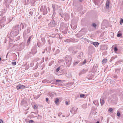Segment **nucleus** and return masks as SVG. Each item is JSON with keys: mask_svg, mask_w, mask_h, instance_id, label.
Here are the masks:
<instances>
[{"mask_svg": "<svg viewBox=\"0 0 123 123\" xmlns=\"http://www.w3.org/2000/svg\"><path fill=\"white\" fill-rule=\"evenodd\" d=\"M27 99L26 98L23 99L21 101V105L25 107H26L28 105V103L27 102Z\"/></svg>", "mask_w": 123, "mask_h": 123, "instance_id": "1", "label": "nucleus"}, {"mask_svg": "<svg viewBox=\"0 0 123 123\" xmlns=\"http://www.w3.org/2000/svg\"><path fill=\"white\" fill-rule=\"evenodd\" d=\"M18 31H11L10 34L12 37H13L18 35Z\"/></svg>", "mask_w": 123, "mask_h": 123, "instance_id": "2", "label": "nucleus"}, {"mask_svg": "<svg viewBox=\"0 0 123 123\" xmlns=\"http://www.w3.org/2000/svg\"><path fill=\"white\" fill-rule=\"evenodd\" d=\"M26 87L25 86L19 84L17 86L16 88L18 90H19L20 89H24Z\"/></svg>", "mask_w": 123, "mask_h": 123, "instance_id": "3", "label": "nucleus"}, {"mask_svg": "<svg viewBox=\"0 0 123 123\" xmlns=\"http://www.w3.org/2000/svg\"><path fill=\"white\" fill-rule=\"evenodd\" d=\"M107 46L106 45H102L100 46V50H104L105 49H107Z\"/></svg>", "mask_w": 123, "mask_h": 123, "instance_id": "4", "label": "nucleus"}, {"mask_svg": "<svg viewBox=\"0 0 123 123\" xmlns=\"http://www.w3.org/2000/svg\"><path fill=\"white\" fill-rule=\"evenodd\" d=\"M31 51L33 52V55H34V54H35L37 52L36 46H34L32 48Z\"/></svg>", "mask_w": 123, "mask_h": 123, "instance_id": "5", "label": "nucleus"}, {"mask_svg": "<svg viewBox=\"0 0 123 123\" xmlns=\"http://www.w3.org/2000/svg\"><path fill=\"white\" fill-rule=\"evenodd\" d=\"M77 111V110H75L74 107H73L70 110V112L72 114L74 115L76 113Z\"/></svg>", "mask_w": 123, "mask_h": 123, "instance_id": "6", "label": "nucleus"}, {"mask_svg": "<svg viewBox=\"0 0 123 123\" xmlns=\"http://www.w3.org/2000/svg\"><path fill=\"white\" fill-rule=\"evenodd\" d=\"M83 31H79V32L76 35L77 36L78 38L81 37L83 35L82 32Z\"/></svg>", "mask_w": 123, "mask_h": 123, "instance_id": "7", "label": "nucleus"}, {"mask_svg": "<svg viewBox=\"0 0 123 123\" xmlns=\"http://www.w3.org/2000/svg\"><path fill=\"white\" fill-rule=\"evenodd\" d=\"M91 43L92 44L96 47H98L99 45V43L98 42H93L92 41Z\"/></svg>", "mask_w": 123, "mask_h": 123, "instance_id": "8", "label": "nucleus"}, {"mask_svg": "<svg viewBox=\"0 0 123 123\" xmlns=\"http://www.w3.org/2000/svg\"><path fill=\"white\" fill-rule=\"evenodd\" d=\"M71 58H72L71 57H70L68 55H66L65 57V60L66 61H69V60H71Z\"/></svg>", "mask_w": 123, "mask_h": 123, "instance_id": "9", "label": "nucleus"}, {"mask_svg": "<svg viewBox=\"0 0 123 123\" xmlns=\"http://www.w3.org/2000/svg\"><path fill=\"white\" fill-rule=\"evenodd\" d=\"M72 61V59L71 58V60H69V61H67L66 62V64L67 66L68 67H69L70 66V65L71 64V61Z\"/></svg>", "mask_w": 123, "mask_h": 123, "instance_id": "10", "label": "nucleus"}, {"mask_svg": "<svg viewBox=\"0 0 123 123\" xmlns=\"http://www.w3.org/2000/svg\"><path fill=\"white\" fill-rule=\"evenodd\" d=\"M110 4V0H107L105 7L107 9H108L109 7V5Z\"/></svg>", "mask_w": 123, "mask_h": 123, "instance_id": "11", "label": "nucleus"}, {"mask_svg": "<svg viewBox=\"0 0 123 123\" xmlns=\"http://www.w3.org/2000/svg\"><path fill=\"white\" fill-rule=\"evenodd\" d=\"M100 101L101 105V106H102L105 103V101L104 99H103V98H102L101 97L100 100Z\"/></svg>", "mask_w": 123, "mask_h": 123, "instance_id": "12", "label": "nucleus"}, {"mask_svg": "<svg viewBox=\"0 0 123 123\" xmlns=\"http://www.w3.org/2000/svg\"><path fill=\"white\" fill-rule=\"evenodd\" d=\"M87 70H86L83 69L82 70L81 72H80L79 73V75H81L85 73L87 71Z\"/></svg>", "mask_w": 123, "mask_h": 123, "instance_id": "13", "label": "nucleus"}, {"mask_svg": "<svg viewBox=\"0 0 123 123\" xmlns=\"http://www.w3.org/2000/svg\"><path fill=\"white\" fill-rule=\"evenodd\" d=\"M122 31H118L117 34V36L118 37H120L122 36Z\"/></svg>", "mask_w": 123, "mask_h": 123, "instance_id": "14", "label": "nucleus"}, {"mask_svg": "<svg viewBox=\"0 0 123 123\" xmlns=\"http://www.w3.org/2000/svg\"><path fill=\"white\" fill-rule=\"evenodd\" d=\"M71 38L70 39H67L65 40L64 41L65 42L69 43L70 42H71Z\"/></svg>", "mask_w": 123, "mask_h": 123, "instance_id": "15", "label": "nucleus"}, {"mask_svg": "<svg viewBox=\"0 0 123 123\" xmlns=\"http://www.w3.org/2000/svg\"><path fill=\"white\" fill-rule=\"evenodd\" d=\"M86 59H85L82 62H80L79 64L80 65H84L86 63Z\"/></svg>", "mask_w": 123, "mask_h": 123, "instance_id": "16", "label": "nucleus"}, {"mask_svg": "<svg viewBox=\"0 0 123 123\" xmlns=\"http://www.w3.org/2000/svg\"><path fill=\"white\" fill-rule=\"evenodd\" d=\"M32 37L31 36H30L28 38L27 41V45H28L29 44L30 42V41Z\"/></svg>", "mask_w": 123, "mask_h": 123, "instance_id": "17", "label": "nucleus"}, {"mask_svg": "<svg viewBox=\"0 0 123 123\" xmlns=\"http://www.w3.org/2000/svg\"><path fill=\"white\" fill-rule=\"evenodd\" d=\"M41 40L42 42L43 43H42L43 45L45 44V39L44 38H41Z\"/></svg>", "mask_w": 123, "mask_h": 123, "instance_id": "18", "label": "nucleus"}, {"mask_svg": "<svg viewBox=\"0 0 123 123\" xmlns=\"http://www.w3.org/2000/svg\"><path fill=\"white\" fill-rule=\"evenodd\" d=\"M52 35H54L56 36L57 37H59V38L60 39H62V37H60V35H59L58 34H52Z\"/></svg>", "mask_w": 123, "mask_h": 123, "instance_id": "19", "label": "nucleus"}, {"mask_svg": "<svg viewBox=\"0 0 123 123\" xmlns=\"http://www.w3.org/2000/svg\"><path fill=\"white\" fill-rule=\"evenodd\" d=\"M110 35L111 37L113 38L114 37V33L112 32H111L110 33Z\"/></svg>", "mask_w": 123, "mask_h": 123, "instance_id": "20", "label": "nucleus"}, {"mask_svg": "<svg viewBox=\"0 0 123 123\" xmlns=\"http://www.w3.org/2000/svg\"><path fill=\"white\" fill-rule=\"evenodd\" d=\"M59 99L58 98H56L55 99V104L56 105H57V104H58V103L59 102Z\"/></svg>", "mask_w": 123, "mask_h": 123, "instance_id": "21", "label": "nucleus"}, {"mask_svg": "<svg viewBox=\"0 0 123 123\" xmlns=\"http://www.w3.org/2000/svg\"><path fill=\"white\" fill-rule=\"evenodd\" d=\"M37 44L38 46L39 47H41L43 45V44H41L40 42H38L37 43Z\"/></svg>", "mask_w": 123, "mask_h": 123, "instance_id": "22", "label": "nucleus"}, {"mask_svg": "<svg viewBox=\"0 0 123 123\" xmlns=\"http://www.w3.org/2000/svg\"><path fill=\"white\" fill-rule=\"evenodd\" d=\"M71 42H77V39H75L74 38L72 39V40H71Z\"/></svg>", "mask_w": 123, "mask_h": 123, "instance_id": "23", "label": "nucleus"}, {"mask_svg": "<svg viewBox=\"0 0 123 123\" xmlns=\"http://www.w3.org/2000/svg\"><path fill=\"white\" fill-rule=\"evenodd\" d=\"M107 60V59L106 58L102 60V63L105 64Z\"/></svg>", "mask_w": 123, "mask_h": 123, "instance_id": "24", "label": "nucleus"}, {"mask_svg": "<svg viewBox=\"0 0 123 123\" xmlns=\"http://www.w3.org/2000/svg\"><path fill=\"white\" fill-rule=\"evenodd\" d=\"M117 116L119 117H120L121 116V114L120 112L118 111H117Z\"/></svg>", "mask_w": 123, "mask_h": 123, "instance_id": "25", "label": "nucleus"}, {"mask_svg": "<svg viewBox=\"0 0 123 123\" xmlns=\"http://www.w3.org/2000/svg\"><path fill=\"white\" fill-rule=\"evenodd\" d=\"M108 111L111 113H112L113 111V109L112 108H110L108 109Z\"/></svg>", "mask_w": 123, "mask_h": 123, "instance_id": "26", "label": "nucleus"}, {"mask_svg": "<svg viewBox=\"0 0 123 123\" xmlns=\"http://www.w3.org/2000/svg\"><path fill=\"white\" fill-rule=\"evenodd\" d=\"M113 77L115 79L117 78L118 77L117 75H113Z\"/></svg>", "mask_w": 123, "mask_h": 123, "instance_id": "27", "label": "nucleus"}, {"mask_svg": "<svg viewBox=\"0 0 123 123\" xmlns=\"http://www.w3.org/2000/svg\"><path fill=\"white\" fill-rule=\"evenodd\" d=\"M79 63V62L74 61V65H76Z\"/></svg>", "mask_w": 123, "mask_h": 123, "instance_id": "28", "label": "nucleus"}, {"mask_svg": "<svg viewBox=\"0 0 123 123\" xmlns=\"http://www.w3.org/2000/svg\"><path fill=\"white\" fill-rule=\"evenodd\" d=\"M118 50V49L116 46L115 47L114 49V51L116 52Z\"/></svg>", "mask_w": 123, "mask_h": 123, "instance_id": "29", "label": "nucleus"}, {"mask_svg": "<svg viewBox=\"0 0 123 123\" xmlns=\"http://www.w3.org/2000/svg\"><path fill=\"white\" fill-rule=\"evenodd\" d=\"M12 65L14 66L16 65V62H12Z\"/></svg>", "mask_w": 123, "mask_h": 123, "instance_id": "30", "label": "nucleus"}, {"mask_svg": "<svg viewBox=\"0 0 123 123\" xmlns=\"http://www.w3.org/2000/svg\"><path fill=\"white\" fill-rule=\"evenodd\" d=\"M54 62V61H52L51 62H50L49 64V66H51L53 63Z\"/></svg>", "mask_w": 123, "mask_h": 123, "instance_id": "31", "label": "nucleus"}, {"mask_svg": "<svg viewBox=\"0 0 123 123\" xmlns=\"http://www.w3.org/2000/svg\"><path fill=\"white\" fill-rule=\"evenodd\" d=\"M123 22V19L122 18H121L120 21V24L122 25Z\"/></svg>", "mask_w": 123, "mask_h": 123, "instance_id": "32", "label": "nucleus"}, {"mask_svg": "<svg viewBox=\"0 0 123 123\" xmlns=\"http://www.w3.org/2000/svg\"><path fill=\"white\" fill-rule=\"evenodd\" d=\"M115 58V57H112L110 60V62H111Z\"/></svg>", "mask_w": 123, "mask_h": 123, "instance_id": "33", "label": "nucleus"}, {"mask_svg": "<svg viewBox=\"0 0 123 123\" xmlns=\"http://www.w3.org/2000/svg\"><path fill=\"white\" fill-rule=\"evenodd\" d=\"M120 69H115V71L116 72H117V73L120 72Z\"/></svg>", "mask_w": 123, "mask_h": 123, "instance_id": "34", "label": "nucleus"}, {"mask_svg": "<svg viewBox=\"0 0 123 123\" xmlns=\"http://www.w3.org/2000/svg\"><path fill=\"white\" fill-rule=\"evenodd\" d=\"M61 81V80H60L57 79L56 80V82L57 83H59Z\"/></svg>", "mask_w": 123, "mask_h": 123, "instance_id": "35", "label": "nucleus"}, {"mask_svg": "<svg viewBox=\"0 0 123 123\" xmlns=\"http://www.w3.org/2000/svg\"><path fill=\"white\" fill-rule=\"evenodd\" d=\"M29 123H33L34 121L33 120H29Z\"/></svg>", "mask_w": 123, "mask_h": 123, "instance_id": "36", "label": "nucleus"}, {"mask_svg": "<svg viewBox=\"0 0 123 123\" xmlns=\"http://www.w3.org/2000/svg\"><path fill=\"white\" fill-rule=\"evenodd\" d=\"M60 67H58L56 69V71L57 72H58L60 70Z\"/></svg>", "mask_w": 123, "mask_h": 123, "instance_id": "37", "label": "nucleus"}, {"mask_svg": "<svg viewBox=\"0 0 123 123\" xmlns=\"http://www.w3.org/2000/svg\"><path fill=\"white\" fill-rule=\"evenodd\" d=\"M85 94H80V97L81 98H83L85 96Z\"/></svg>", "mask_w": 123, "mask_h": 123, "instance_id": "38", "label": "nucleus"}, {"mask_svg": "<svg viewBox=\"0 0 123 123\" xmlns=\"http://www.w3.org/2000/svg\"><path fill=\"white\" fill-rule=\"evenodd\" d=\"M92 25L93 26L95 27V28L96 27L97 25L95 23H93V24H92Z\"/></svg>", "mask_w": 123, "mask_h": 123, "instance_id": "39", "label": "nucleus"}, {"mask_svg": "<svg viewBox=\"0 0 123 123\" xmlns=\"http://www.w3.org/2000/svg\"><path fill=\"white\" fill-rule=\"evenodd\" d=\"M42 118V116L39 115H38V117H37V118L38 119H40Z\"/></svg>", "mask_w": 123, "mask_h": 123, "instance_id": "40", "label": "nucleus"}, {"mask_svg": "<svg viewBox=\"0 0 123 123\" xmlns=\"http://www.w3.org/2000/svg\"><path fill=\"white\" fill-rule=\"evenodd\" d=\"M94 104L95 105H96V104L98 103V102L96 101H93Z\"/></svg>", "mask_w": 123, "mask_h": 123, "instance_id": "41", "label": "nucleus"}, {"mask_svg": "<svg viewBox=\"0 0 123 123\" xmlns=\"http://www.w3.org/2000/svg\"><path fill=\"white\" fill-rule=\"evenodd\" d=\"M34 63H30V66H31V67H32L33 65H34Z\"/></svg>", "mask_w": 123, "mask_h": 123, "instance_id": "42", "label": "nucleus"}, {"mask_svg": "<svg viewBox=\"0 0 123 123\" xmlns=\"http://www.w3.org/2000/svg\"><path fill=\"white\" fill-rule=\"evenodd\" d=\"M38 68V65L37 64H36V65L35 66V68H34V69H36L37 68Z\"/></svg>", "mask_w": 123, "mask_h": 123, "instance_id": "43", "label": "nucleus"}, {"mask_svg": "<svg viewBox=\"0 0 123 123\" xmlns=\"http://www.w3.org/2000/svg\"><path fill=\"white\" fill-rule=\"evenodd\" d=\"M48 100H49V99L48 98H46V101L49 104V103L48 102Z\"/></svg>", "mask_w": 123, "mask_h": 123, "instance_id": "44", "label": "nucleus"}, {"mask_svg": "<svg viewBox=\"0 0 123 123\" xmlns=\"http://www.w3.org/2000/svg\"><path fill=\"white\" fill-rule=\"evenodd\" d=\"M95 69L94 68V66L93 67V68L92 69V70L93 71H95Z\"/></svg>", "mask_w": 123, "mask_h": 123, "instance_id": "45", "label": "nucleus"}, {"mask_svg": "<svg viewBox=\"0 0 123 123\" xmlns=\"http://www.w3.org/2000/svg\"><path fill=\"white\" fill-rule=\"evenodd\" d=\"M33 108L34 109H36L37 108L36 106V105H34V106L33 107Z\"/></svg>", "mask_w": 123, "mask_h": 123, "instance_id": "46", "label": "nucleus"}, {"mask_svg": "<svg viewBox=\"0 0 123 123\" xmlns=\"http://www.w3.org/2000/svg\"><path fill=\"white\" fill-rule=\"evenodd\" d=\"M0 123H3V122L2 119H0Z\"/></svg>", "mask_w": 123, "mask_h": 123, "instance_id": "47", "label": "nucleus"}, {"mask_svg": "<svg viewBox=\"0 0 123 123\" xmlns=\"http://www.w3.org/2000/svg\"><path fill=\"white\" fill-rule=\"evenodd\" d=\"M59 61H60L61 62H63L64 61L62 59L59 60Z\"/></svg>", "mask_w": 123, "mask_h": 123, "instance_id": "48", "label": "nucleus"}, {"mask_svg": "<svg viewBox=\"0 0 123 123\" xmlns=\"http://www.w3.org/2000/svg\"><path fill=\"white\" fill-rule=\"evenodd\" d=\"M78 57H80V60H78V61H78V62H80V61H81V57L80 56H79Z\"/></svg>", "mask_w": 123, "mask_h": 123, "instance_id": "49", "label": "nucleus"}, {"mask_svg": "<svg viewBox=\"0 0 123 123\" xmlns=\"http://www.w3.org/2000/svg\"><path fill=\"white\" fill-rule=\"evenodd\" d=\"M84 40H85L86 41H87L88 40V39H87V38H84Z\"/></svg>", "mask_w": 123, "mask_h": 123, "instance_id": "50", "label": "nucleus"}, {"mask_svg": "<svg viewBox=\"0 0 123 123\" xmlns=\"http://www.w3.org/2000/svg\"><path fill=\"white\" fill-rule=\"evenodd\" d=\"M45 60L46 61H47L48 60V58H45Z\"/></svg>", "mask_w": 123, "mask_h": 123, "instance_id": "51", "label": "nucleus"}, {"mask_svg": "<svg viewBox=\"0 0 123 123\" xmlns=\"http://www.w3.org/2000/svg\"><path fill=\"white\" fill-rule=\"evenodd\" d=\"M59 50L57 49V51H56V52H57V53H58L59 52Z\"/></svg>", "mask_w": 123, "mask_h": 123, "instance_id": "52", "label": "nucleus"}, {"mask_svg": "<svg viewBox=\"0 0 123 123\" xmlns=\"http://www.w3.org/2000/svg\"><path fill=\"white\" fill-rule=\"evenodd\" d=\"M29 53L30 54H32V55H33V52H32V51L31 52H29Z\"/></svg>", "mask_w": 123, "mask_h": 123, "instance_id": "53", "label": "nucleus"}, {"mask_svg": "<svg viewBox=\"0 0 123 123\" xmlns=\"http://www.w3.org/2000/svg\"><path fill=\"white\" fill-rule=\"evenodd\" d=\"M65 103H66V105H67L68 104V102L67 101H66L65 102Z\"/></svg>", "mask_w": 123, "mask_h": 123, "instance_id": "54", "label": "nucleus"}, {"mask_svg": "<svg viewBox=\"0 0 123 123\" xmlns=\"http://www.w3.org/2000/svg\"><path fill=\"white\" fill-rule=\"evenodd\" d=\"M93 113H94V115H95V114H96V113H97V112H96V111H94V112H93Z\"/></svg>", "mask_w": 123, "mask_h": 123, "instance_id": "55", "label": "nucleus"}, {"mask_svg": "<svg viewBox=\"0 0 123 123\" xmlns=\"http://www.w3.org/2000/svg\"><path fill=\"white\" fill-rule=\"evenodd\" d=\"M62 32L63 33H67L66 31H62Z\"/></svg>", "mask_w": 123, "mask_h": 123, "instance_id": "56", "label": "nucleus"}, {"mask_svg": "<svg viewBox=\"0 0 123 123\" xmlns=\"http://www.w3.org/2000/svg\"><path fill=\"white\" fill-rule=\"evenodd\" d=\"M55 49V48H53L52 49V50L53 52L54 51Z\"/></svg>", "mask_w": 123, "mask_h": 123, "instance_id": "57", "label": "nucleus"}, {"mask_svg": "<svg viewBox=\"0 0 123 123\" xmlns=\"http://www.w3.org/2000/svg\"><path fill=\"white\" fill-rule=\"evenodd\" d=\"M103 117L102 116H101V120L102 121V119H103Z\"/></svg>", "mask_w": 123, "mask_h": 123, "instance_id": "58", "label": "nucleus"}, {"mask_svg": "<svg viewBox=\"0 0 123 123\" xmlns=\"http://www.w3.org/2000/svg\"><path fill=\"white\" fill-rule=\"evenodd\" d=\"M95 123H99V121H98Z\"/></svg>", "mask_w": 123, "mask_h": 123, "instance_id": "59", "label": "nucleus"}, {"mask_svg": "<svg viewBox=\"0 0 123 123\" xmlns=\"http://www.w3.org/2000/svg\"><path fill=\"white\" fill-rule=\"evenodd\" d=\"M45 52V49H44V51L42 53L43 54Z\"/></svg>", "mask_w": 123, "mask_h": 123, "instance_id": "60", "label": "nucleus"}, {"mask_svg": "<svg viewBox=\"0 0 123 123\" xmlns=\"http://www.w3.org/2000/svg\"><path fill=\"white\" fill-rule=\"evenodd\" d=\"M33 113H35L34 112H32L31 113V114H32H32Z\"/></svg>", "mask_w": 123, "mask_h": 123, "instance_id": "61", "label": "nucleus"}, {"mask_svg": "<svg viewBox=\"0 0 123 123\" xmlns=\"http://www.w3.org/2000/svg\"><path fill=\"white\" fill-rule=\"evenodd\" d=\"M1 60V58L0 57V61Z\"/></svg>", "mask_w": 123, "mask_h": 123, "instance_id": "62", "label": "nucleus"}, {"mask_svg": "<svg viewBox=\"0 0 123 123\" xmlns=\"http://www.w3.org/2000/svg\"><path fill=\"white\" fill-rule=\"evenodd\" d=\"M29 109V107H28V108L27 110H28Z\"/></svg>", "mask_w": 123, "mask_h": 123, "instance_id": "63", "label": "nucleus"}, {"mask_svg": "<svg viewBox=\"0 0 123 123\" xmlns=\"http://www.w3.org/2000/svg\"><path fill=\"white\" fill-rule=\"evenodd\" d=\"M36 74H38V73H36Z\"/></svg>", "mask_w": 123, "mask_h": 123, "instance_id": "64", "label": "nucleus"}]
</instances>
